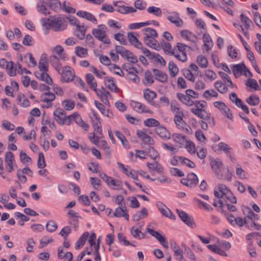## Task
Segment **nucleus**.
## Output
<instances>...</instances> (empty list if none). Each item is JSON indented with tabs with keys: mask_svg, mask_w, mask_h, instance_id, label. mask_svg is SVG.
I'll return each mask as SVG.
<instances>
[{
	"mask_svg": "<svg viewBox=\"0 0 261 261\" xmlns=\"http://www.w3.org/2000/svg\"><path fill=\"white\" fill-rule=\"evenodd\" d=\"M202 96L206 99H210L211 97H217L218 94L213 89L207 90L202 94Z\"/></svg>",
	"mask_w": 261,
	"mask_h": 261,
	"instance_id": "4d7b16f0",
	"label": "nucleus"
},
{
	"mask_svg": "<svg viewBox=\"0 0 261 261\" xmlns=\"http://www.w3.org/2000/svg\"><path fill=\"white\" fill-rule=\"evenodd\" d=\"M117 238L119 242L123 245L124 246H135V245H133L132 243L129 242L128 241L126 240L125 237L124 236L123 233L119 232L117 234Z\"/></svg>",
	"mask_w": 261,
	"mask_h": 261,
	"instance_id": "052dcab7",
	"label": "nucleus"
},
{
	"mask_svg": "<svg viewBox=\"0 0 261 261\" xmlns=\"http://www.w3.org/2000/svg\"><path fill=\"white\" fill-rule=\"evenodd\" d=\"M94 104L96 108L104 116L110 118H113L114 117V114L113 112L110 111L109 109H106V107L103 104L97 100L94 101Z\"/></svg>",
	"mask_w": 261,
	"mask_h": 261,
	"instance_id": "a211bd4d",
	"label": "nucleus"
},
{
	"mask_svg": "<svg viewBox=\"0 0 261 261\" xmlns=\"http://www.w3.org/2000/svg\"><path fill=\"white\" fill-rule=\"evenodd\" d=\"M196 61L201 68H205L208 66V61L206 58L203 55L198 56Z\"/></svg>",
	"mask_w": 261,
	"mask_h": 261,
	"instance_id": "37998d69",
	"label": "nucleus"
},
{
	"mask_svg": "<svg viewBox=\"0 0 261 261\" xmlns=\"http://www.w3.org/2000/svg\"><path fill=\"white\" fill-rule=\"evenodd\" d=\"M97 83L94 82V83L92 84L91 89L95 92L97 96L100 98V100H101L102 98H104L103 97V95L104 93L103 90H105V88L102 87L101 89H97Z\"/></svg>",
	"mask_w": 261,
	"mask_h": 261,
	"instance_id": "79ce46f5",
	"label": "nucleus"
},
{
	"mask_svg": "<svg viewBox=\"0 0 261 261\" xmlns=\"http://www.w3.org/2000/svg\"><path fill=\"white\" fill-rule=\"evenodd\" d=\"M46 0H43L42 2H40L37 5L38 11L44 15H47V14H49V12L48 11L46 5Z\"/></svg>",
	"mask_w": 261,
	"mask_h": 261,
	"instance_id": "864d4df0",
	"label": "nucleus"
},
{
	"mask_svg": "<svg viewBox=\"0 0 261 261\" xmlns=\"http://www.w3.org/2000/svg\"><path fill=\"white\" fill-rule=\"evenodd\" d=\"M46 5L50 9L57 12L61 7V4L59 0H46Z\"/></svg>",
	"mask_w": 261,
	"mask_h": 261,
	"instance_id": "c85d7f7f",
	"label": "nucleus"
},
{
	"mask_svg": "<svg viewBox=\"0 0 261 261\" xmlns=\"http://www.w3.org/2000/svg\"><path fill=\"white\" fill-rule=\"evenodd\" d=\"M210 163L211 168L217 178L219 179H222L223 177L222 172L223 164L221 160L219 158L214 159L211 157L210 158Z\"/></svg>",
	"mask_w": 261,
	"mask_h": 261,
	"instance_id": "20e7f679",
	"label": "nucleus"
},
{
	"mask_svg": "<svg viewBox=\"0 0 261 261\" xmlns=\"http://www.w3.org/2000/svg\"><path fill=\"white\" fill-rule=\"evenodd\" d=\"M152 71L155 80L163 83L167 82L168 75L166 73L157 69H152Z\"/></svg>",
	"mask_w": 261,
	"mask_h": 261,
	"instance_id": "5701e85b",
	"label": "nucleus"
},
{
	"mask_svg": "<svg viewBox=\"0 0 261 261\" xmlns=\"http://www.w3.org/2000/svg\"><path fill=\"white\" fill-rule=\"evenodd\" d=\"M148 215L147 210L145 207H143L140 211L138 212L133 216L132 219L134 222H137L141 219L147 217Z\"/></svg>",
	"mask_w": 261,
	"mask_h": 261,
	"instance_id": "bb28decb",
	"label": "nucleus"
},
{
	"mask_svg": "<svg viewBox=\"0 0 261 261\" xmlns=\"http://www.w3.org/2000/svg\"><path fill=\"white\" fill-rule=\"evenodd\" d=\"M146 231L152 236L155 237L164 247L166 248L168 247V241L164 236H162L159 232L148 227L146 228Z\"/></svg>",
	"mask_w": 261,
	"mask_h": 261,
	"instance_id": "9d476101",
	"label": "nucleus"
},
{
	"mask_svg": "<svg viewBox=\"0 0 261 261\" xmlns=\"http://www.w3.org/2000/svg\"><path fill=\"white\" fill-rule=\"evenodd\" d=\"M246 101L250 106H255L259 103L260 99L256 95H251L246 99Z\"/></svg>",
	"mask_w": 261,
	"mask_h": 261,
	"instance_id": "ea45409f",
	"label": "nucleus"
},
{
	"mask_svg": "<svg viewBox=\"0 0 261 261\" xmlns=\"http://www.w3.org/2000/svg\"><path fill=\"white\" fill-rule=\"evenodd\" d=\"M218 147L220 150H222L225 154H228L232 150V148L227 144L221 142L218 144Z\"/></svg>",
	"mask_w": 261,
	"mask_h": 261,
	"instance_id": "e2e57ef3",
	"label": "nucleus"
},
{
	"mask_svg": "<svg viewBox=\"0 0 261 261\" xmlns=\"http://www.w3.org/2000/svg\"><path fill=\"white\" fill-rule=\"evenodd\" d=\"M203 40L204 43V45L206 46V50H209L212 47V40L210 35L204 34L203 35Z\"/></svg>",
	"mask_w": 261,
	"mask_h": 261,
	"instance_id": "09e8293b",
	"label": "nucleus"
},
{
	"mask_svg": "<svg viewBox=\"0 0 261 261\" xmlns=\"http://www.w3.org/2000/svg\"><path fill=\"white\" fill-rule=\"evenodd\" d=\"M143 41L145 44L149 47L153 48L158 51L160 50V45L154 38L151 37V36H145L143 38Z\"/></svg>",
	"mask_w": 261,
	"mask_h": 261,
	"instance_id": "ddd939ff",
	"label": "nucleus"
},
{
	"mask_svg": "<svg viewBox=\"0 0 261 261\" xmlns=\"http://www.w3.org/2000/svg\"><path fill=\"white\" fill-rule=\"evenodd\" d=\"M49 62L54 67V68L56 69L59 73H60L61 69V65L60 63L59 57L56 55L51 56L49 58Z\"/></svg>",
	"mask_w": 261,
	"mask_h": 261,
	"instance_id": "cd10ccee",
	"label": "nucleus"
},
{
	"mask_svg": "<svg viewBox=\"0 0 261 261\" xmlns=\"http://www.w3.org/2000/svg\"><path fill=\"white\" fill-rule=\"evenodd\" d=\"M184 114L182 111H177L174 117V121L177 126H179L180 124L184 122L182 117Z\"/></svg>",
	"mask_w": 261,
	"mask_h": 261,
	"instance_id": "5fc2aeb1",
	"label": "nucleus"
},
{
	"mask_svg": "<svg viewBox=\"0 0 261 261\" xmlns=\"http://www.w3.org/2000/svg\"><path fill=\"white\" fill-rule=\"evenodd\" d=\"M115 49L117 54H119L122 58L126 60L127 59V57H128L129 53L130 52V51L125 49L122 46L116 45Z\"/></svg>",
	"mask_w": 261,
	"mask_h": 261,
	"instance_id": "c9c22d12",
	"label": "nucleus"
},
{
	"mask_svg": "<svg viewBox=\"0 0 261 261\" xmlns=\"http://www.w3.org/2000/svg\"><path fill=\"white\" fill-rule=\"evenodd\" d=\"M42 24L46 28H52L55 31H60L63 30V20L60 17L56 16L50 17L48 18L42 19Z\"/></svg>",
	"mask_w": 261,
	"mask_h": 261,
	"instance_id": "f03ea898",
	"label": "nucleus"
},
{
	"mask_svg": "<svg viewBox=\"0 0 261 261\" xmlns=\"http://www.w3.org/2000/svg\"><path fill=\"white\" fill-rule=\"evenodd\" d=\"M215 88L221 93H225L228 90L227 86L221 81H217L214 83Z\"/></svg>",
	"mask_w": 261,
	"mask_h": 261,
	"instance_id": "49530a36",
	"label": "nucleus"
},
{
	"mask_svg": "<svg viewBox=\"0 0 261 261\" xmlns=\"http://www.w3.org/2000/svg\"><path fill=\"white\" fill-rule=\"evenodd\" d=\"M161 46L166 53L170 54L171 55H174V50L175 49V47L173 49H172L171 45L169 42H161L160 46Z\"/></svg>",
	"mask_w": 261,
	"mask_h": 261,
	"instance_id": "a18cd8bd",
	"label": "nucleus"
},
{
	"mask_svg": "<svg viewBox=\"0 0 261 261\" xmlns=\"http://www.w3.org/2000/svg\"><path fill=\"white\" fill-rule=\"evenodd\" d=\"M176 212L181 220L188 226L193 228L195 223L193 218L181 210L176 209Z\"/></svg>",
	"mask_w": 261,
	"mask_h": 261,
	"instance_id": "6e6552de",
	"label": "nucleus"
},
{
	"mask_svg": "<svg viewBox=\"0 0 261 261\" xmlns=\"http://www.w3.org/2000/svg\"><path fill=\"white\" fill-rule=\"evenodd\" d=\"M91 123L94 127V130L99 134H102V128L100 122V118L95 112L93 113V117L91 118Z\"/></svg>",
	"mask_w": 261,
	"mask_h": 261,
	"instance_id": "9b49d317",
	"label": "nucleus"
},
{
	"mask_svg": "<svg viewBox=\"0 0 261 261\" xmlns=\"http://www.w3.org/2000/svg\"><path fill=\"white\" fill-rule=\"evenodd\" d=\"M57 227L56 223L53 220L47 221L46 225V230L50 232L55 231L57 229Z\"/></svg>",
	"mask_w": 261,
	"mask_h": 261,
	"instance_id": "69168bd1",
	"label": "nucleus"
},
{
	"mask_svg": "<svg viewBox=\"0 0 261 261\" xmlns=\"http://www.w3.org/2000/svg\"><path fill=\"white\" fill-rule=\"evenodd\" d=\"M177 98L182 103L188 106H192L193 105L194 101L190 98V96L187 94H184L181 93H177L176 94Z\"/></svg>",
	"mask_w": 261,
	"mask_h": 261,
	"instance_id": "b1692460",
	"label": "nucleus"
},
{
	"mask_svg": "<svg viewBox=\"0 0 261 261\" xmlns=\"http://www.w3.org/2000/svg\"><path fill=\"white\" fill-rule=\"evenodd\" d=\"M144 97L148 102H151L156 96V93L149 89H146L143 91Z\"/></svg>",
	"mask_w": 261,
	"mask_h": 261,
	"instance_id": "7c9ffc66",
	"label": "nucleus"
},
{
	"mask_svg": "<svg viewBox=\"0 0 261 261\" xmlns=\"http://www.w3.org/2000/svg\"><path fill=\"white\" fill-rule=\"evenodd\" d=\"M147 12L149 13L153 14L156 16H161L162 14L161 9L154 6L149 7L147 9Z\"/></svg>",
	"mask_w": 261,
	"mask_h": 261,
	"instance_id": "0e129e2a",
	"label": "nucleus"
},
{
	"mask_svg": "<svg viewBox=\"0 0 261 261\" xmlns=\"http://www.w3.org/2000/svg\"><path fill=\"white\" fill-rule=\"evenodd\" d=\"M41 100L45 102H50L55 98V95L51 92H46L41 95Z\"/></svg>",
	"mask_w": 261,
	"mask_h": 261,
	"instance_id": "c03bdc74",
	"label": "nucleus"
},
{
	"mask_svg": "<svg viewBox=\"0 0 261 261\" xmlns=\"http://www.w3.org/2000/svg\"><path fill=\"white\" fill-rule=\"evenodd\" d=\"M178 159L181 164L187 165L189 168H194L195 167V163L190 160L182 156H178Z\"/></svg>",
	"mask_w": 261,
	"mask_h": 261,
	"instance_id": "8fccbe9b",
	"label": "nucleus"
},
{
	"mask_svg": "<svg viewBox=\"0 0 261 261\" xmlns=\"http://www.w3.org/2000/svg\"><path fill=\"white\" fill-rule=\"evenodd\" d=\"M147 167L149 170H155L159 173H161L163 171V167L158 162H155L154 164L147 163Z\"/></svg>",
	"mask_w": 261,
	"mask_h": 261,
	"instance_id": "72a5a7b5",
	"label": "nucleus"
},
{
	"mask_svg": "<svg viewBox=\"0 0 261 261\" xmlns=\"http://www.w3.org/2000/svg\"><path fill=\"white\" fill-rule=\"evenodd\" d=\"M37 166L39 168H44L46 166L44 154L42 152L39 153Z\"/></svg>",
	"mask_w": 261,
	"mask_h": 261,
	"instance_id": "774afa93",
	"label": "nucleus"
},
{
	"mask_svg": "<svg viewBox=\"0 0 261 261\" xmlns=\"http://www.w3.org/2000/svg\"><path fill=\"white\" fill-rule=\"evenodd\" d=\"M143 82L146 86H150L153 83V75L149 70H147L145 72V77Z\"/></svg>",
	"mask_w": 261,
	"mask_h": 261,
	"instance_id": "58836bf2",
	"label": "nucleus"
},
{
	"mask_svg": "<svg viewBox=\"0 0 261 261\" xmlns=\"http://www.w3.org/2000/svg\"><path fill=\"white\" fill-rule=\"evenodd\" d=\"M144 124L148 127L155 126L158 127L160 125V122L154 118H148L144 120Z\"/></svg>",
	"mask_w": 261,
	"mask_h": 261,
	"instance_id": "6e6d98bb",
	"label": "nucleus"
},
{
	"mask_svg": "<svg viewBox=\"0 0 261 261\" xmlns=\"http://www.w3.org/2000/svg\"><path fill=\"white\" fill-rule=\"evenodd\" d=\"M130 233L134 238L139 239H143L145 237V234L139 228H136L135 226L132 227Z\"/></svg>",
	"mask_w": 261,
	"mask_h": 261,
	"instance_id": "de8ad7c7",
	"label": "nucleus"
},
{
	"mask_svg": "<svg viewBox=\"0 0 261 261\" xmlns=\"http://www.w3.org/2000/svg\"><path fill=\"white\" fill-rule=\"evenodd\" d=\"M82 17L83 18L92 22L94 24H96L97 23V19L95 16L89 12L83 11Z\"/></svg>",
	"mask_w": 261,
	"mask_h": 261,
	"instance_id": "bf43d9fd",
	"label": "nucleus"
},
{
	"mask_svg": "<svg viewBox=\"0 0 261 261\" xmlns=\"http://www.w3.org/2000/svg\"><path fill=\"white\" fill-rule=\"evenodd\" d=\"M38 68L42 72H46L48 70V63L46 62V57H43V55H42L39 60Z\"/></svg>",
	"mask_w": 261,
	"mask_h": 261,
	"instance_id": "f704fd0d",
	"label": "nucleus"
},
{
	"mask_svg": "<svg viewBox=\"0 0 261 261\" xmlns=\"http://www.w3.org/2000/svg\"><path fill=\"white\" fill-rule=\"evenodd\" d=\"M168 69L170 75L171 77H175L178 72V68L173 61H170L169 62Z\"/></svg>",
	"mask_w": 261,
	"mask_h": 261,
	"instance_id": "e433bc0d",
	"label": "nucleus"
},
{
	"mask_svg": "<svg viewBox=\"0 0 261 261\" xmlns=\"http://www.w3.org/2000/svg\"><path fill=\"white\" fill-rule=\"evenodd\" d=\"M107 30L105 24H99L97 28L92 30V34L97 40L104 44H110L111 41L106 34Z\"/></svg>",
	"mask_w": 261,
	"mask_h": 261,
	"instance_id": "7ed1b4c3",
	"label": "nucleus"
},
{
	"mask_svg": "<svg viewBox=\"0 0 261 261\" xmlns=\"http://www.w3.org/2000/svg\"><path fill=\"white\" fill-rule=\"evenodd\" d=\"M116 11L121 14H127L136 12V9L132 7L122 6L116 9Z\"/></svg>",
	"mask_w": 261,
	"mask_h": 261,
	"instance_id": "a19ab883",
	"label": "nucleus"
},
{
	"mask_svg": "<svg viewBox=\"0 0 261 261\" xmlns=\"http://www.w3.org/2000/svg\"><path fill=\"white\" fill-rule=\"evenodd\" d=\"M54 115L55 116L56 120L60 124L64 123L69 124L72 119L74 120L76 123H78V119H81L79 115H75L74 114L68 116L67 118L65 110L61 108L57 109L54 111Z\"/></svg>",
	"mask_w": 261,
	"mask_h": 261,
	"instance_id": "f257e3e1",
	"label": "nucleus"
},
{
	"mask_svg": "<svg viewBox=\"0 0 261 261\" xmlns=\"http://www.w3.org/2000/svg\"><path fill=\"white\" fill-rule=\"evenodd\" d=\"M130 106L137 112L152 114V112L147 109L145 105L140 102L132 100Z\"/></svg>",
	"mask_w": 261,
	"mask_h": 261,
	"instance_id": "f8f14e48",
	"label": "nucleus"
},
{
	"mask_svg": "<svg viewBox=\"0 0 261 261\" xmlns=\"http://www.w3.org/2000/svg\"><path fill=\"white\" fill-rule=\"evenodd\" d=\"M167 19L177 27H180L183 24V21L179 17V14L175 12H173L172 15L168 16Z\"/></svg>",
	"mask_w": 261,
	"mask_h": 261,
	"instance_id": "412c9836",
	"label": "nucleus"
},
{
	"mask_svg": "<svg viewBox=\"0 0 261 261\" xmlns=\"http://www.w3.org/2000/svg\"><path fill=\"white\" fill-rule=\"evenodd\" d=\"M246 85L254 89L255 90H258L260 89L257 81L253 79H248L246 83Z\"/></svg>",
	"mask_w": 261,
	"mask_h": 261,
	"instance_id": "680f3d73",
	"label": "nucleus"
},
{
	"mask_svg": "<svg viewBox=\"0 0 261 261\" xmlns=\"http://www.w3.org/2000/svg\"><path fill=\"white\" fill-rule=\"evenodd\" d=\"M6 69L7 70L8 74L11 76H15L16 75V71L14 70V63L12 61L8 62Z\"/></svg>",
	"mask_w": 261,
	"mask_h": 261,
	"instance_id": "338daca9",
	"label": "nucleus"
},
{
	"mask_svg": "<svg viewBox=\"0 0 261 261\" xmlns=\"http://www.w3.org/2000/svg\"><path fill=\"white\" fill-rule=\"evenodd\" d=\"M67 18L71 24L76 26L75 35L80 39H82V27L80 25V22L73 16H69Z\"/></svg>",
	"mask_w": 261,
	"mask_h": 261,
	"instance_id": "2eb2a0df",
	"label": "nucleus"
},
{
	"mask_svg": "<svg viewBox=\"0 0 261 261\" xmlns=\"http://www.w3.org/2000/svg\"><path fill=\"white\" fill-rule=\"evenodd\" d=\"M231 190L224 184H220L218 185V190H214V194L218 198H222L225 196L228 192Z\"/></svg>",
	"mask_w": 261,
	"mask_h": 261,
	"instance_id": "4468645a",
	"label": "nucleus"
},
{
	"mask_svg": "<svg viewBox=\"0 0 261 261\" xmlns=\"http://www.w3.org/2000/svg\"><path fill=\"white\" fill-rule=\"evenodd\" d=\"M135 35H138V34L136 32H128L127 33L128 41L135 47H141V42L137 39Z\"/></svg>",
	"mask_w": 261,
	"mask_h": 261,
	"instance_id": "393cba45",
	"label": "nucleus"
},
{
	"mask_svg": "<svg viewBox=\"0 0 261 261\" xmlns=\"http://www.w3.org/2000/svg\"><path fill=\"white\" fill-rule=\"evenodd\" d=\"M155 132L162 139L167 140L170 138V133L168 130L163 126H159L155 128Z\"/></svg>",
	"mask_w": 261,
	"mask_h": 261,
	"instance_id": "6ab92c4d",
	"label": "nucleus"
},
{
	"mask_svg": "<svg viewBox=\"0 0 261 261\" xmlns=\"http://www.w3.org/2000/svg\"><path fill=\"white\" fill-rule=\"evenodd\" d=\"M156 205L161 213L165 217L168 216V213L170 212V209L161 202H158Z\"/></svg>",
	"mask_w": 261,
	"mask_h": 261,
	"instance_id": "13d9d810",
	"label": "nucleus"
},
{
	"mask_svg": "<svg viewBox=\"0 0 261 261\" xmlns=\"http://www.w3.org/2000/svg\"><path fill=\"white\" fill-rule=\"evenodd\" d=\"M58 257L60 259H62L63 258H66L68 259V261H71L73 258V255L71 252H67L66 253H64L63 254V249L62 247H59L58 248Z\"/></svg>",
	"mask_w": 261,
	"mask_h": 261,
	"instance_id": "4c0bfd02",
	"label": "nucleus"
},
{
	"mask_svg": "<svg viewBox=\"0 0 261 261\" xmlns=\"http://www.w3.org/2000/svg\"><path fill=\"white\" fill-rule=\"evenodd\" d=\"M145 36H151V37L156 38L158 34L156 30L150 28H145L142 30Z\"/></svg>",
	"mask_w": 261,
	"mask_h": 261,
	"instance_id": "603ef678",
	"label": "nucleus"
},
{
	"mask_svg": "<svg viewBox=\"0 0 261 261\" xmlns=\"http://www.w3.org/2000/svg\"><path fill=\"white\" fill-rule=\"evenodd\" d=\"M190 111L198 117L207 120L208 123L212 127L215 126V121L214 117H212L211 114L207 113L205 109L191 108Z\"/></svg>",
	"mask_w": 261,
	"mask_h": 261,
	"instance_id": "39448f33",
	"label": "nucleus"
},
{
	"mask_svg": "<svg viewBox=\"0 0 261 261\" xmlns=\"http://www.w3.org/2000/svg\"><path fill=\"white\" fill-rule=\"evenodd\" d=\"M114 216L118 218L124 217L126 220H129L128 211L124 204L123 206H119L115 209Z\"/></svg>",
	"mask_w": 261,
	"mask_h": 261,
	"instance_id": "f3484780",
	"label": "nucleus"
},
{
	"mask_svg": "<svg viewBox=\"0 0 261 261\" xmlns=\"http://www.w3.org/2000/svg\"><path fill=\"white\" fill-rule=\"evenodd\" d=\"M105 83L106 86L112 92H118L119 88L115 84L114 79L112 77L107 76L105 78Z\"/></svg>",
	"mask_w": 261,
	"mask_h": 261,
	"instance_id": "aec40b11",
	"label": "nucleus"
},
{
	"mask_svg": "<svg viewBox=\"0 0 261 261\" xmlns=\"http://www.w3.org/2000/svg\"><path fill=\"white\" fill-rule=\"evenodd\" d=\"M75 106L74 101L70 99L64 100L62 101V107L63 108L67 111L72 110Z\"/></svg>",
	"mask_w": 261,
	"mask_h": 261,
	"instance_id": "3c124183",
	"label": "nucleus"
},
{
	"mask_svg": "<svg viewBox=\"0 0 261 261\" xmlns=\"http://www.w3.org/2000/svg\"><path fill=\"white\" fill-rule=\"evenodd\" d=\"M54 55L58 56L59 58L62 60H66L67 57L66 54L64 52L63 48L60 45H57L53 48Z\"/></svg>",
	"mask_w": 261,
	"mask_h": 261,
	"instance_id": "c756f323",
	"label": "nucleus"
},
{
	"mask_svg": "<svg viewBox=\"0 0 261 261\" xmlns=\"http://www.w3.org/2000/svg\"><path fill=\"white\" fill-rule=\"evenodd\" d=\"M5 164L6 169L8 172H11L15 169L17 166L15 164L13 154L11 151L6 152L5 155Z\"/></svg>",
	"mask_w": 261,
	"mask_h": 261,
	"instance_id": "423d86ee",
	"label": "nucleus"
},
{
	"mask_svg": "<svg viewBox=\"0 0 261 261\" xmlns=\"http://www.w3.org/2000/svg\"><path fill=\"white\" fill-rule=\"evenodd\" d=\"M232 71L235 76V77H237V74L238 73H240V74H242V71L244 70V68H246V66L244 64V63H242L240 64L233 65L231 66Z\"/></svg>",
	"mask_w": 261,
	"mask_h": 261,
	"instance_id": "2f4dec72",
	"label": "nucleus"
},
{
	"mask_svg": "<svg viewBox=\"0 0 261 261\" xmlns=\"http://www.w3.org/2000/svg\"><path fill=\"white\" fill-rule=\"evenodd\" d=\"M17 99L19 105L23 108L28 107L30 106V101L23 94H19L17 96Z\"/></svg>",
	"mask_w": 261,
	"mask_h": 261,
	"instance_id": "473e14b6",
	"label": "nucleus"
},
{
	"mask_svg": "<svg viewBox=\"0 0 261 261\" xmlns=\"http://www.w3.org/2000/svg\"><path fill=\"white\" fill-rule=\"evenodd\" d=\"M62 82L68 83L73 80L75 74L70 67H64L62 69Z\"/></svg>",
	"mask_w": 261,
	"mask_h": 261,
	"instance_id": "1a4fd4ad",
	"label": "nucleus"
},
{
	"mask_svg": "<svg viewBox=\"0 0 261 261\" xmlns=\"http://www.w3.org/2000/svg\"><path fill=\"white\" fill-rule=\"evenodd\" d=\"M35 75L37 78L41 81L45 82L48 85H51L53 84L51 78L46 72H42L41 73L35 72Z\"/></svg>",
	"mask_w": 261,
	"mask_h": 261,
	"instance_id": "a878e982",
	"label": "nucleus"
},
{
	"mask_svg": "<svg viewBox=\"0 0 261 261\" xmlns=\"http://www.w3.org/2000/svg\"><path fill=\"white\" fill-rule=\"evenodd\" d=\"M242 211L243 214L246 216V217L248 218L251 220H258L259 219V216L257 214H255L248 206H244L242 208Z\"/></svg>",
	"mask_w": 261,
	"mask_h": 261,
	"instance_id": "4be33fe9",
	"label": "nucleus"
},
{
	"mask_svg": "<svg viewBox=\"0 0 261 261\" xmlns=\"http://www.w3.org/2000/svg\"><path fill=\"white\" fill-rule=\"evenodd\" d=\"M180 182L184 185L191 188L196 187L198 182V179L197 175L193 173H189L187 178H183L180 179Z\"/></svg>",
	"mask_w": 261,
	"mask_h": 261,
	"instance_id": "0eeeda50",
	"label": "nucleus"
},
{
	"mask_svg": "<svg viewBox=\"0 0 261 261\" xmlns=\"http://www.w3.org/2000/svg\"><path fill=\"white\" fill-rule=\"evenodd\" d=\"M145 149V150L136 149V152L141 153L143 154H145V153H146L150 158L154 160L159 158L160 155L159 152L153 147L148 146Z\"/></svg>",
	"mask_w": 261,
	"mask_h": 261,
	"instance_id": "dca6fc26",
	"label": "nucleus"
}]
</instances>
